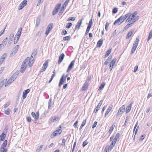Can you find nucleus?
Masks as SVG:
<instances>
[{"mask_svg":"<svg viewBox=\"0 0 152 152\" xmlns=\"http://www.w3.org/2000/svg\"><path fill=\"white\" fill-rule=\"evenodd\" d=\"M7 140H5L3 142L1 147L0 149V151H2V150H3L4 148H5L6 147L7 144Z\"/></svg>","mask_w":152,"mask_h":152,"instance_id":"12","label":"nucleus"},{"mask_svg":"<svg viewBox=\"0 0 152 152\" xmlns=\"http://www.w3.org/2000/svg\"><path fill=\"white\" fill-rule=\"evenodd\" d=\"M105 85V83L103 82L102 83V84L100 86L99 90H101L102 88H103L104 86Z\"/></svg>","mask_w":152,"mask_h":152,"instance_id":"34","label":"nucleus"},{"mask_svg":"<svg viewBox=\"0 0 152 152\" xmlns=\"http://www.w3.org/2000/svg\"><path fill=\"white\" fill-rule=\"evenodd\" d=\"M18 74V72H15L14 73L10 78H11L13 81H14L17 77Z\"/></svg>","mask_w":152,"mask_h":152,"instance_id":"19","label":"nucleus"},{"mask_svg":"<svg viewBox=\"0 0 152 152\" xmlns=\"http://www.w3.org/2000/svg\"><path fill=\"white\" fill-rule=\"evenodd\" d=\"M40 22V18H37L36 20V26L38 27L39 25Z\"/></svg>","mask_w":152,"mask_h":152,"instance_id":"26","label":"nucleus"},{"mask_svg":"<svg viewBox=\"0 0 152 152\" xmlns=\"http://www.w3.org/2000/svg\"><path fill=\"white\" fill-rule=\"evenodd\" d=\"M7 25L5 26L4 28V29L3 30H2L0 32V36H1L4 32L5 30L6 27Z\"/></svg>","mask_w":152,"mask_h":152,"instance_id":"57","label":"nucleus"},{"mask_svg":"<svg viewBox=\"0 0 152 152\" xmlns=\"http://www.w3.org/2000/svg\"><path fill=\"white\" fill-rule=\"evenodd\" d=\"M10 110L9 108H8L7 109L5 110L4 113L7 115H9L10 113Z\"/></svg>","mask_w":152,"mask_h":152,"instance_id":"36","label":"nucleus"},{"mask_svg":"<svg viewBox=\"0 0 152 152\" xmlns=\"http://www.w3.org/2000/svg\"><path fill=\"white\" fill-rule=\"evenodd\" d=\"M132 102L126 107V113H128L129 112L131 109V106L132 104Z\"/></svg>","mask_w":152,"mask_h":152,"instance_id":"20","label":"nucleus"},{"mask_svg":"<svg viewBox=\"0 0 152 152\" xmlns=\"http://www.w3.org/2000/svg\"><path fill=\"white\" fill-rule=\"evenodd\" d=\"M69 39H70V37L69 36H67L64 37L63 38V39L64 40H67Z\"/></svg>","mask_w":152,"mask_h":152,"instance_id":"56","label":"nucleus"},{"mask_svg":"<svg viewBox=\"0 0 152 152\" xmlns=\"http://www.w3.org/2000/svg\"><path fill=\"white\" fill-rule=\"evenodd\" d=\"M66 142V140L65 139H62V143L61 144V145L63 146H64Z\"/></svg>","mask_w":152,"mask_h":152,"instance_id":"54","label":"nucleus"},{"mask_svg":"<svg viewBox=\"0 0 152 152\" xmlns=\"http://www.w3.org/2000/svg\"><path fill=\"white\" fill-rule=\"evenodd\" d=\"M5 134L4 133H3L0 135V140L1 141H4L5 138Z\"/></svg>","mask_w":152,"mask_h":152,"instance_id":"25","label":"nucleus"},{"mask_svg":"<svg viewBox=\"0 0 152 152\" xmlns=\"http://www.w3.org/2000/svg\"><path fill=\"white\" fill-rule=\"evenodd\" d=\"M27 3V1L26 0H24L23 1L21 4L24 7L26 5Z\"/></svg>","mask_w":152,"mask_h":152,"instance_id":"51","label":"nucleus"},{"mask_svg":"<svg viewBox=\"0 0 152 152\" xmlns=\"http://www.w3.org/2000/svg\"><path fill=\"white\" fill-rule=\"evenodd\" d=\"M103 100H102L100 101L99 103L98 104V105L96 106L97 108L99 109L102 103Z\"/></svg>","mask_w":152,"mask_h":152,"instance_id":"32","label":"nucleus"},{"mask_svg":"<svg viewBox=\"0 0 152 152\" xmlns=\"http://www.w3.org/2000/svg\"><path fill=\"white\" fill-rule=\"evenodd\" d=\"M134 30L133 29H132L129 31L126 37V39H129L132 34L133 32H134Z\"/></svg>","mask_w":152,"mask_h":152,"instance_id":"15","label":"nucleus"},{"mask_svg":"<svg viewBox=\"0 0 152 152\" xmlns=\"http://www.w3.org/2000/svg\"><path fill=\"white\" fill-rule=\"evenodd\" d=\"M129 15V14H126L125 16H122L119 18L120 21H121V22L118 24V25H120L127 18Z\"/></svg>","mask_w":152,"mask_h":152,"instance_id":"7","label":"nucleus"},{"mask_svg":"<svg viewBox=\"0 0 152 152\" xmlns=\"http://www.w3.org/2000/svg\"><path fill=\"white\" fill-rule=\"evenodd\" d=\"M23 63L25 64H26V63H27L28 64L29 67H31L34 63L33 60H31L29 57H27L24 60Z\"/></svg>","mask_w":152,"mask_h":152,"instance_id":"1","label":"nucleus"},{"mask_svg":"<svg viewBox=\"0 0 152 152\" xmlns=\"http://www.w3.org/2000/svg\"><path fill=\"white\" fill-rule=\"evenodd\" d=\"M14 37V34L13 33H12L10 34L9 37V39H10V41H12V39Z\"/></svg>","mask_w":152,"mask_h":152,"instance_id":"35","label":"nucleus"},{"mask_svg":"<svg viewBox=\"0 0 152 152\" xmlns=\"http://www.w3.org/2000/svg\"><path fill=\"white\" fill-rule=\"evenodd\" d=\"M103 39H100L97 42V46L98 47H100L102 44Z\"/></svg>","mask_w":152,"mask_h":152,"instance_id":"21","label":"nucleus"},{"mask_svg":"<svg viewBox=\"0 0 152 152\" xmlns=\"http://www.w3.org/2000/svg\"><path fill=\"white\" fill-rule=\"evenodd\" d=\"M66 7H65L64 6H62L61 8L60 12L58 13V15H62L63 13V12L64 11Z\"/></svg>","mask_w":152,"mask_h":152,"instance_id":"23","label":"nucleus"},{"mask_svg":"<svg viewBox=\"0 0 152 152\" xmlns=\"http://www.w3.org/2000/svg\"><path fill=\"white\" fill-rule=\"evenodd\" d=\"M37 50L36 49H34V51L32 53V55H33L34 56H36L37 54Z\"/></svg>","mask_w":152,"mask_h":152,"instance_id":"49","label":"nucleus"},{"mask_svg":"<svg viewBox=\"0 0 152 152\" xmlns=\"http://www.w3.org/2000/svg\"><path fill=\"white\" fill-rule=\"evenodd\" d=\"M69 1V0H66L62 6H64L65 7H66Z\"/></svg>","mask_w":152,"mask_h":152,"instance_id":"43","label":"nucleus"},{"mask_svg":"<svg viewBox=\"0 0 152 152\" xmlns=\"http://www.w3.org/2000/svg\"><path fill=\"white\" fill-rule=\"evenodd\" d=\"M57 133V134H60L62 132V130L61 129H58L55 131Z\"/></svg>","mask_w":152,"mask_h":152,"instance_id":"60","label":"nucleus"},{"mask_svg":"<svg viewBox=\"0 0 152 152\" xmlns=\"http://www.w3.org/2000/svg\"><path fill=\"white\" fill-rule=\"evenodd\" d=\"M48 66V61H46L44 64L43 67L41 70V72H43L45 71L46 69Z\"/></svg>","mask_w":152,"mask_h":152,"instance_id":"5","label":"nucleus"},{"mask_svg":"<svg viewBox=\"0 0 152 152\" xmlns=\"http://www.w3.org/2000/svg\"><path fill=\"white\" fill-rule=\"evenodd\" d=\"M115 143L113 141H112L111 144L110 145V146L109 147V149H110V150H111L112 149L113 147H114Z\"/></svg>","mask_w":152,"mask_h":152,"instance_id":"30","label":"nucleus"},{"mask_svg":"<svg viewBox=\"0 0 152 152\" xmlns=\"http://www.w3.org/2000/svg\"><path fill=\"white\" fill-rule=\"evenodd\" d=\"M24 7V6L23 5H22V4L21 3L19 5V7L18 8V9L19 10H20L22 9Z\"/></svg>","mask_w":152,"mask_h":152,"instance_id":"63","label":"nucleus"},{"mask_svg":"<svg viewBox=\"0 0 152 152\" xmlns=\"http://www.w3.org/2000/svg\"><path fill=\"white\" fill-rule=\"evenodd\" d=\"M152 38V30L149 32L148 37L147 39V41L148 42L149 40Z\"/></svg>","mask_w":152,"mask_h":152,"instance_id":"27","label":"nucleus"},{"mask_svg":"<svg viewBox=\"0 0 152 152\" xmlns=\"http://www.w3.org/2000/svg\"><path fill=\"white\" fill-rule=\"evenodd\" d=\"M18 48L19 45H17L13 49L14 50V51L16 53L18 49Z\"/></svg>","mask_w":152,"mask_h":152,"instance_id":"48","label":"nucleus"},{"mask_svg":"<svg viewBox=\"0 0 152 152\" xmlns=\"http://www.w3.org/2000/svg\"><path fill=\"white\" fill-rule=\"evenodd\" d=\"M57 134V133L56 132V131H55L54 132H53V133L52 134L51 137V138H53L55 136H56Z\"/></svg>","mask_w":152,"mask_h":152,"instance_id":"42","label":"nucleus"},{"mask_svg":"<svg viewBox=\"0 0 152 152\" xmlns=\"http://www.w3.org/2000/svg\"><path fill=\"white\" fill-rule=\"evenodd\" d=\"M136 49V48H134V47H132V50H131V54H133L134 53Z\"/></svg>","mask_w":152,"mask_h":152,"instance_id":"50","label":"nucleus"},{"mask_svg":"<svg viewBox=\"0 0 152 152\" xmlns=\"http://www.w3.org/2000/svg\"><path fill=\"white\" fill-rule=\"evenodd\" d=\"M58 117L54 116L50 118V121L51 122H53L54 121H56L58 120Z\"/></svg>","mask_w":152,"mask_h":152,"instance_id":"16","label":"nucleus"},{"mask_svg":"<svg viewBox=\"0 0 152 152\" xmlns=\"http://www.w3.org/2000/svg\"><path fill=\"white\" fill-rule=\"evenodd\" d=\"M75 61V60H73L71 61V62L68 66V69L66 71L67 72H69V71L72 69V67L74 65Z\"/></svg>","mask_w":152,"mask_h":152,"instance_id":"9","label":"nucleus"},{"mask_svg":"<svg viewBox=\"0 0 152 152\" xmlns=\"http://www.w3.org/2000/svg\"><path fill=\"white\" fill-rule=\"evenodd\" d=\"M132 20L130 22L132 24H133L134 22H136V21L137 20V19H136L135 18H133L132 20Z\"/></svg>","mask_w":152,"mask_h":152,"instance_id":"58","label":"nucleus"},{"mask_svg":"<svg viewBox=\"0 0 152 152\" xmlns=\"http://www.w3.org/2000/svg\"><path fill=\"white\" fill-rule=\"evenodd\" d=\"M31 115L35 119V121H36V120L38 119V118L37 117V115H36L35 113L33 112L31 113Z\"/></svg>","mask_w":152,"mask_h":152,"instance_id":"29","label":"nucleus"},{"mask_svg":"<svg viewBox=\"0 0 152 152\" xmlns=\"http://www.w3.org/2000/svg\"><path fill=\"white\" fill-rule=\"evenodd\" d=\"M83 19L82 18L79 21H78L77 23V25L75 26V30L77 29H79L80 28V27L81 25V24L82 23V21L83 20Z\"/></svg>","mask_w":152,"mask_h":152,"instance_id":"10","label":"nucleus"},{"mask_svg":"<svg viewBox=\"0 0 152 152\" xmlns=\"http://www.w3.org/2000/svg\"><path fill=\"white\" fill-rule=\"evenodd\" d=\"M10 102H7L4 105V107L5 108L8 107L10 104Z\"/></svg>","mask_w":152,"mask_h":152,"instance_id":"53","label":"nucleus"},{"mask_svg":"<svg viewBox=\"0 0 152 152\" xmlns=\"http://www.w3.org/2000/svg\"><path fill=\"white\" fill-rule=\"evenodd\" d=\"M75 20V18L74 17H69L67 20V21H69L71 20L74 21Z\"/></svg>","mask_w":152,"mask_h":152,"instance_id":"39","label":"nucleus"},{"mask_svg":"<svg viewBox=\"0 0 152 152\" xmlns=\"http://www.w3.org/2000/svg\"><path fill=\"white\" fill-rule=\"evenodd\" d=\"M132 24L130 23H129L124 28V29L125 30H126L127 29H128L129 27Z\"/></svg>","mask_w":152,"mask_h":152,"instance_id":"38","label":"nucleus"},{"mask_svg":"<svg viewBox=\"0 0 152 152\" xmlns=\"http://www.w3.org/2000/svg\"><path fill=\"white\" fill-rule=\"evenodd\" d=\"M22 31V28L21 27L20 28L17 32V33L15 35L16 36V37L17 38V40L18 39H19L20 36L21 35V32Z\"/></svg>","mask_w":152,"mask_h":152,"instance_id":"11","label":"nucleus"},{"mask_svg":"<svg viewBox=\"0 0 152 152\" xmlns=\"http://www.w3.org/2000/svg\"><path fill=\"white\" fill-rule=\"evenodd\" d=\"M61 4H58V5L55 7V8L57 9L58 10H59L61 6Z\"/></svg>","mask_w":152,"mask_h":152,"instance_id":"61","label":"nucleus"},{"mask_svg":"<svg viewBox=\"0 0 152 152\" xmlns=\"http://www.w3.org/2000/svg\"><path fill=\"white\" fill-rule=\"evenodd\" d=\"M43 147V145H41L36 150V152H40V151L41 150L42 148Z\"/></svg>","mask_w":152,"mask_h":152,"instance_id":"33","label":"nucleus"},{"mask_svg":"<svg viewBox=\"0 0 152 152\" xmlns=\"http://www.w3.org/2000/svg\"><path fill=\"white\" fill-rule=\"evenodd\" d=\"M53 26V23H50L48 26L47 28L45 34L48 35L50 32L52 30Z\"/></svg>","mask_w":152,"mask_h":152,"instance_id":"3","label":"nucleus"},{"mask_svg":"<svg viewBox=\"0 0 152 152\" xmlns=\"http://www.w3.org/2000/svg\"><path fill=\"white\" fill-rule=\"evenodd\" d=\"M125 108V106L124 105H123L119 109L116 115L118 116L122 114L124 112Z\"/></svg>","mask_w":152,"mask_h":152,"instance_id":"2","label":"nucleus"},{"mask_svg":"<svg viewBox=\"0 0 152 152\" xmlns=\"http://www.w3.org/2000/svg\"><path fill=\"white\" fill-rule=\"evenodd\" d=\"M113 106L112 105H110L109 108L107 109V110L106 111V113L104 115V117H106V116L108 114L109 112L111 110H112V107H113Z\"/></svg>","mask_w":152,"mask_h":152,"instance_id":"17","label":"nucleus"},{"mask_svg":"<svg viewBox=\"0 0 152 152\" xmlns=\"http://www.w3.org/2000/svg\"><path fill=\"white\" fill-rule=\"evenodd\" d=\"M52 104V99L51 98H50L49 101L48 102V108L49 109H50V108L51 107V105Z\"/></svg>","mask_w":152,"mask_h":152,"instance_id":"41","label":"nucleus"},{"mask_svg":"<svg viewBox=\"0 0 152 152\" xmlns=\"http://www.w3.org/2000/svg\"><path fill=\"white\" fill-rule=\"evenodd\" d=\"M97 122L96 121H95L94 122L93 125L92 126V128L94 129V128L95 127H96L97 124Z\"/></svg>","mask_w":152,"mask_h":152,"instance_id":"64","label":"nucleus"},{"mask_svg":"<svg viewBox=\"0 0 152 152\" xmlns=\"http://www.w3.org/2000/svg\"><path fill=\"white\" fill-rule=\"evenodd\" d=\"M120 22H121V21H120V20H119V18L116 20L114 22V23H113V24L114 25H116L117 24H118H118L119 23H120Z\"/></svg>","mask_w":152,"mask_h":152,"instance_id":"37","label":"nucleus"},{"mask_svg":"<svg viewBox=\"0 0 152 152\" xmlns=\"http://www.w3.org/2000/svg\"><path fill=\"white\" fill-rule=\"evenodd\" d=\"M58 10L55 8V9L53 10V15H56L58 12Z\"/></svg>","mask_w":152,"mask_h":152,"instance_id":"47","label":"nucleus"},{"mask_svg":"<svg viewBox=\"0 0 152 152\" xmlns=\"http://www.w3.org/2000/svg\"><path fill=\"white\" fill-rule=\"evenodd\" d=\"M88 86L86 84H84L83 86L82 87V90L85 91L87 88Z\"/></svg>","mask_w":152,"mask_h":152,"instance_id":"46","label":"nucleus"},{"mask_svg":"<svg viewBox=\"0 0 152 152\" xmlns=\"http://www.w3.org/2000/svg\"><path fill=\"white\" fill-rule=\"evenodd\" d=\"M116 61V59L115 58L113 59L110 63L109 66L110 71L112 70L113 67L115 64Z\"/></svg>","mask_w":152,"mask_h":152,"instance_id":"4","label":"nucleus"},{"mask_svg":"<svg viewBox=\"0 0 152 152\" xmlns=\"http://www.w3.org/2000/svg\"><path fill=\"white\" fill-rule=\"evenodd\" d=\"M27 64L23 63L20 68V72L23 73L26 69Z\"/></svg>","mask_w":152,"mask_h":152,"instance_id":"8","label":"nucleus"},{"mask_svg":"<svg viewBox=\"0 0 152 152\" xmlns=\"http://www.w3.org/2000/svg\"><path fill=\"white\" fill-rule=\"evenodd\" d=\"M92 20L91 19V20H90L88 24V26H87V28L86 30H87V31H89L90 28H91V27L92 25Z\"/></svg>","mask_w":152,"mask_h":152,"instance_id":"18","label":"nucleus"},{"mask_svg":"<svg viewBox=\"0 0 152 152\" xmlns=\"http://www.w3.org/2000/svg\"><path fill=\"white\" fill-rule=\"evenodd\" d=\"M7 38L6 37L3 41L2 44H3V46H4V45H5L7 43Z\"/></svg>","mask_w":152,"mask_h":152,"instance_id":"31","label":"nucleus"},{"mask_svg":"<svg viewBox=\"0 0 152 152\" xmlns=\"http://www.w3.org/2000/svg\"><path fill=\"white\" fill-rule=\"evenodd\" d=\"M120 137V134L119 133H118L116 135V136L114 138V139H116L117 140V139H118Z\"/></svg>","mask_w":152,"mask_h":152,"instance_id":"62","label":"nucleus"},{"mask_svg":"<svg viewBox=\"0 0 152 152\" xmlns=\"http://www.w3.org/2000/svg\"><path fill=\"white\" fill-rule=\"evenodd\" d=\"M65 77H64V74L61 77L58 86L60 87L61 85L66 80Z\"/></svg>","mask_w":152,"mask_h":152,"instance_id":"6","label":"nucleus"},{"mask_svg":"<svg viewBox=\"0 0 152 152\" xmlns=\"http://www.w3.org/2000/svg\"><path fill=\"white\" fill-rule=\"evenodd\" d=\"M88 143V142L87 140H86L84 142H83V147H84Z\"/></svg>","mask_w":152,"mask_h":152,"instance_id":"44","label":"nucleus"},{"mask_svg":"<svg viewBox=\"0 0 152 152\" xmlns=\"http://www.w3.org/2000/svg\"><path fill=\"white\" fill-rule=\"evenodd\" d=\"M127 14H129V15H128V16H127V17H128V18L126 20V21L129 22V21H131L132 20L133 18H132V17L131 13H127Z\"/></svg>","mask_w":152,"mask_h":152,"instance_id":"22","label":"nucleus"},{"mask_svg":"<svg viewBox=\"0 0 152 152\" xmlns=\"http://www.w3.org/2000/svg\"><path fill=\"white\" fill-rule=\"evenodd\" d=\"M118 11V8H116V7H115L113 10L112 12L113 13L115 14Z\"/></svg>","mask_w":152,"mask_h":152,"instance_id":"45","label":"nucleus"},{"mask_svg":"<svg viewBox=\"0 0 152 152\" xmlns=\"http://www.w3.org/2000/svg\"><path fill=\"white\" fill-rule=\"evenodd\" d=\"M72 25V23H69L66 26V28H70Z\"/></svg>","mask_w":152,"mask_h":152,"instance_id":"40","label":"nucleus"},{"mask_svg":"<svg viewBox=\"0 0 152 152\" xmlns=\"http://www.w3.org/2000/svg\"><path fill=\"white\" fill-rule=\"evenodd\" d=\"M115 124V123H113V124L112 125V126H111V127L110 128L108 131L109 133H111L112 131H113V130L115 127V125L114 124Z\"/></svg>","mask_w":152,"mask_h":152,"instance_id":"28","label":"nucleus"},{"mask_svg":"<svg viewBox=\"0 0 152 152\" xmlns=\"http://www.w3.org/2000/svg\"><path fill=\"white\" fill-rule=\"evenodd\" d=\"M109 23L108 22H107L106 23L105 26V29L106 31H107L108 29V27L109 26Z\"/></svg>","mask_w":152,"mask_h":152,"instance_id":"52","label":"nucleus"},{"mask_svg":"<svg viewBox=\"0 0 152 152\" xmlns=\"http://www.w3.org/2000/svg\"><path fill=\"white\" fill-rule=\"evenodd\" d=\"M30 91V90L29 89H27L24 91L22 97L23 99H25L27 96V95Z\"/></svg>","mask_w":152,"mask_h":152,"instance_id":"14","label":"nucleus"},{"mask_svg":"<svg viewBox=\"0 0 152 152\" xmlns=\"http://www.w3.org/2000/svg\"><path fill=\"white\" fill-rule=\"evenodd\" d=\"M112 51V49L110 48L106 52V54L104 56V58L108 56L111 53Z\"/></svg>","mask_w":152,"mask_h":152,"instance_id":"24","label":"nucleus"},{"mask_svg":"<svg viewBox=\"0 0 152 152\" xmlns=\"http://www.w3.org/2000/svg\"><path fill=\"white\" fill-rule=\"evenodd\" d=\"M16 53L14 51V50L13 49L11 51V53L10 54V56H12L14 55Z\"/></svg>","mask_w":152,"mask_h":152,"instance_id":"59","label":"nucleus"},{"mask_svg":"<svg viewBox=\"0 0 152 152\" xmlns=\"http://www.w3.org/2000/svg\"><path fill=\"white\" fill-rule=\"evenodd\" d=\"M64 57V53H62L60 55L59 57L58 61V64H59L63 60Z\"/></svg>","mask_w":152,"mask_h":152,"instance_id":"13","label":"nucleus"},{"mask_svg":"<svg viewBox=\"0 0 152 152\" xmlns=\"http://www.w3.org/2000/svg\"><path fill=\"white\" fill-rule=\"evenodd\" d=\"M137 12L135 11L133 13H132V14H131L132 17V18H134L137 15Z\"/></svg>","mask_w":152,"mask_h":152,"instance_id":"55","label":"nucleus"}]
</instances>
